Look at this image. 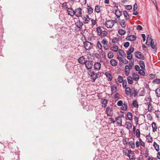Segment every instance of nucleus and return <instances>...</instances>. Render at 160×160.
Listing matches in <instances>:
<instances>
[{
	"label": "nucleus",
	"mask_w": 160,
	"mask_h": 160,
	"mask_svg": "<svg viewBox=\"0 0 160 160\" xmlns=\"http://www.w3.org/2000/svg\"><path fill=\"white\" fill-rule=\"evenodd\" d=\"M67 12L68 15L71 16H73L75 15L77 17H80V8L76 9L75 11H74L71 8H68Z\"/></svg>",
	"instance_id": "1"
},
{
	"label": "nucleus",
	"mask_w": 160,
	"mask_h": 160,
	"mask_svg": "<svg viewBox=\"0 0 160 160\" xmlns=\"http://www.w3.org/2000/svg\"><path fill=\"white\" fill-rule=\"evenodd\" d=\"M84 63L85 65L86 68L88 69H91L92 68L93 66V63L92 62L90 61H86L85 62L82 61L81 62V64Z\"/></svg>",
	"instance_id": "2"
},
{
	"label": "nucleus",
	"mask_w": 160,
	"mask_h": 160,
	"mask_svg": "<svg viewBox=\"0 0 160 160\" xmlns=\"http://www.w3.org/2000/svg\"><path fill=\"white\" fill-rule=\"evenodd\" d=\"M114 24V21L112 20H108L106 21L104 25L108 28H112Z\"/></svg>",
	"instance_id": "3"
},
{
	"label": "nucleus",
	"mask_w": 160,
	"mask_h": 160,
	"mask_svg": "<svg viewBox=\"0 0 160 160\" xmlns=\"http://www.w3.org/2000/svg\"><path fill=\"white\" fill-rule=\"evenodd\" d=\"M148 45H150L151 46L152 48V52L153 53H155L157 51L156 50V43L155 41H152L151 42L149 43H148Z\"/></svg>",
	"instance_id": "4"
},
{
	"label": "nucleus",
	"mask_w": 160,
	"mask_h": 160,
	"mask_svg": "<svg viewBox=\"0 0 160 160\" xmlns=\"http://www.w3.org/2000/svg\"><path fill=\"white\" fill-rule=\"evenodd\" d=\"M83 43L84 44V48L86 50H89L92 49V45L90 42H83Z\"/></svg>",
	"instance_id": "5"
},
{
	"label": "nucleus",
	"mask_w": 160,
	"mask_h": 160,
	"mask_svg": "<svg viewBox=\"0 0 160 160\" xmlns=\"http://www.w3.org/2000/svg\"><path fill=\"white\" fill-rule=\"evenodd\" d=\"M88 73L92 78V79H93V82L94 81L98 78L97 74L93 71H89L88 72Z\"/></svg>",
	"instance_id": "6"
},
{
	"label": "nucleus",
	"mask_w": 160,
	"mask_h": 160,
	"mask_svg": "<svg viewBox=\"0 0 160 160\" xmlns=\"http://www.w3.org/2000/svg\"><path fill=\"white\" fill-rule=\"evenodd\" d=\"M102 43L103 45V48L105 50H107L109 49V46L108 45V41L106 39H103L102 41Z\"/></svg>",
	"instance_id": "7"
},
{
	"label": "nucleus",
	"mask_w": 160,
	"mask_h": 160,
	"mask_svg": "<svg viewBox=\"0 0 160 160\" xmlns=\"http://www.w3.org/2000/svg\"><path fill=\"white\" fill-rule=\"evenodd\" d=\"M135 55L137 57L140 59L144 60L145 57L143 54L140 52H136L135 53Z\"/></svg>",
	"instance_id": "8"
},
{
	"label": "nucleus",
	"mask_w": 160,
	"mask_h": 160,
	"mask_svg": "<svg viewBox=\"0 0 160 160\" xmlns=\"http://www.w3.org/2000/svg\"><path fill=\"white\" fill-rule=\"evenodd\" d=\"M106 113L108 116H112L113 115V112L112 108L108 107L107 108Z\"/></svg>",
	"instance_id": "9"
},
{
	"label": "nucleus",
	"mask_w": 160,
	"mask_h": 160,
	"mask_svg": "<svg viewBox=\"0 0 160 160\" xmlns=\"http://www.w3.org/2000/svg\"><path fill=\"white\" fill-rule=\"evenodd\" d=\"M127 156L130 159H133L134 158V152L131 150L128 151Z\"/></svg>",
	"instance_id": "10"
},
{
	"label": "nucleus",
	"mask_w": 160,
	"mask_h": 160,
	"mask_svg": "<svg viewBox=\"0 0 160 160\" xmlns=\"http://www.w3.org/2000/svg\"><path fill=\"white\" fill-rule=\"evenodd\" d=\"M93 67L95 69L98 71L100 69L101 64L100 62H96L95 63Z\"/></svg>",
	"instance_id": "11"
},
{
	"label": "nucleus",
	"mask_w": 160,
	"mask_h": 160,
	"mask_svg": "<svg viewBox=\"0 0 160 160\" xmlns=\"http://www.w3.org/2000/svg\"><path fill=\"white\" fill-rule=\"evenodd\" d=\"M131 69H130L129 67H128V65H126L125 68V75L128 76L129 75L130 73V71Z\"/></svg>",
	"instance_id": "12"
},
{
	"label": "nucleus",
	"mask_w": 160,
	"mask_h": 160,
	"mask_svg": "<svg viewBox=\"0 0 160 160\" xmlns=\"http://www.w3.org/2000/svg\"><path fill=\"white\" fill-rule=\"evenodd\" d=\"M126 39L128 40L134 41L136 40V37L134 35H131L127 37Z\"/></svg>",
	"instance_id": "13"
},
{
	"label": "nucleus",
	"mask_w": 160,
	"mask_h": 160,
	"mask_svg": "<svg viewBox=\"0 0 160 160\" xmlns=\"http://www.w3.org/2000/svg\"><path fill=\"white\" fill-rule=\"evenodd\" d=\"M131 106L132 108H138V102L136 100H134L132 103Z\"/></svg>",
	"instance_id": "14"
},
{
	"label": "nucleus",
	"mask_w": 160,
	"mask_h": 160,
	"mask_svg": "<svg viewBox=\"0 0 160 160\" xmlns=\"http://www.w3.org/2000/svg\"><path fill=\"white\" fill-rule=\"evenodd\" d=\"M83 20L84 23H88L90 20V18L88 15H86L84 17V18H83Z\"/></svg>",
	"instance_id": "15"
},
{
	"label": "nucleus",
	"mask_w": 160,
	"mask_h": 160,
	"mask_svg": "<svg viewBox=\"0 0 160 160\" xmlns=\"http://www.w3.org/2000/svg\"><path fill=\"white\" fill-rule=\"evenodd\" d=\"M101 102L102 104V106L103 107H106L107 105V100L105 99H102Z\"/></svg>",
	"instance_id": "16"
},
{
	"label": "nucleus",
	"mask_w": 160,
	"mask_h": 160,
	"mask_svg": "<svg viewBox=\"0 0 160 160\" xmlns=\"http://www.w3.org/2000/svg\"><path fill=\"white\" fill-rule=\"evenodd\" d=\"M117 79L118 81L116 80L115 79V82L118 85V82L119 83H121L124 80H123V77L122 76H119L118 77Z\"/></svg>",
	"instance_id": "17"
},
{
	"label": "nucleus",
	"mask_w": 160,
	"mask_h": 160,
	"mask_svg": "<svg viewBox=\"0 0 160 160\" xmlns=\"http://www.w3.org/2000/svg\"><path fill=\"white\" fill-rule=\"evenodd\" d=\"M132 77L134 80L135 81H138L139 79V76L135 73H133Z\"/></svg>",
	"instance_id": "18"
},
{
	"label": "nucleus",
	"mask_w": 160,
	"mask_h": 160,
	"mask_svg": "<svg viewBox=\"0 0 160 160\" xmlns=\"http://www.w3.org/2000/svg\"><path fill=\"white\" fill-rule=\"evenodd\" d=\"M152 131L153 132H155L157 131V126L155 122H153L152 123Z\"/></svg>",
	"instance_id": "19"
},
{
	"label": "nucleus",
	"mask_w": 160,
	"mask_h": 160,
	"mask_svg": "<svg viewBox=\"0 0 160 160\" xmlns=\"http://www.w3.org/2000/svg\"><path fill=\"white\" fill-rule=\"evenodd\" d=\"M105 75L107 78H108V80L109 81H111L112 80V77L111 74L109 72H105Z\"/></svg>",
	"instance_id": "20"
},
{
	"label": "nucleus",
	"mask_w": 160,
	"mask_h": 160,
	"mask_svg": "<svg viewBox=\"0 0 160 160\" xmlns=\"http://www.w3.org/2000/svg\"><path fill=\"white\" fill-rule=\"evenodd\" d=\"M122 13L121 11L118 10H115V14L118 18H119L121 16Z\"/></svg>",
	"instance_id": "21"
},
{
	"label": "nucleus",
	"mask_w": 160,
	"mask_h": 160,
	"mask_svg": "<svg viewBox=\"0 0 160 160\" xmlns=\"http://www.w3.org/2000/svg\"><path fill=\"white\" fill-rule=\"evenodd\" d=\"M153 41V40L152 39L151 35H148L147 38L146 44L148 45V43H149L151 42H152Z\"/></svg>",
	"instance_id": "22"
},
{
	"label": "nucleus",
	"mask_w": 160,
	"mask_h": 160,
	"mask_svg": "<svg viewBox=\"0 0 160 160\" xmlns=\"http://www.w3.org/2000/svg\"><path fill=\"white\" fill-rule=\"evenodd\" d=\"M97 31L98 33V35L100 36V35H102V29H101V28L100 27H98L97 28Z\"/></svg>",
	"instance_id": "23"
},
{
	"label": "nucleus",
	"mask_w": 160,
	"mask_h": 160,
	"mask_svg": "<svg viewBox=\"0 0 160 160\" xmlns=\"http://www.w3.org/2000/svg\"><path fill=\"white\" fill-rule=\"evenodd\" d=\"M128 145L129 147L132 149H134L135 148V143L132 141H130L128 143Z\"/></svg>",
	"instance_id": "24"
},
{
	"label": "nucleus",
	"mask_w": 160,
	"mask_h": 160,
	"mask_svg": "<svg viewBox=\"0 0 160 160\" xmlns=\"http://www.w3.org/2000/svg\"><path fill=\"white\" fill-rule=\"evenodd\" d=\"M139 64L141 68L142 69H145V65L143 61L142 60L139 61Z\"/></svg>",
	"instance_id": "25"
},
{
	"label": "nucleus",
	"mask_w": 160,
	"mask_h": 160,
	"mask_svg": "<svg viewBox=\"0 0 160 160\" xmlns=\"http://www.w3.org/2000/svg\"><path fill=\"white\" fill-rule=\"evenodd\" d=\"M110 63L112 66H116L117 65V61L114 59H111L110 61Z\"/></svg>",
	"instance_id": "26"
},
{
	"label": "nucleus",
	"mask_w": 160,
	"mask_h": 160,
	"mask_svg": "<svg viewBox=\"0 0 160 160\" xmlns=\"http://www.w3.org/2000/svg\"><path fill=\"white\" fill-rule=\"evenodd\" d=\"M116 120H119V122H118V125H120V126H121L122 124V118L120 117H117L116 118Z\"/></svg>",
	"instance_id": "27"
},
{
	"label": "nucleus",
	"mask_w": 160,
	"mask_h": 160,
	"mask_svg": "<svg viewBox=\"0 0 160 160\" xmlns=\"http://www.w3.org/2000/svg\"><path fill=\"white\" fill-rule=\"evenodd\" d=\"M111 90L112 93H116L117 91V87L114 86H112L111 88Z\"/></svg>",
	"instance_id": "28"
},
{
	"label": "nucleus",
	"mask_w": 160,
	"mask_h": 160,
	"mask_svg": "<svg viewBox=\"0 0 160 160\" xmlns=\"http://www.w3.org/2000/svg\"><path fill=\"white\" fill-rule=\"evenodd\" d=\"M123 14L126 20H128L129 18V16L127 12L126 11H124L123 12Z\"/></svg>",
	"instance_id": "29"
},
{
	"label": "nucleus",
	"mask_w": 160,
	"mask_h": 160,
	"mask_svg": "<svg viewBox=\"0 0 160 160\" xmlns=\"http://www.w3.org/2000/svg\"><path fill=\"white\" fill-rule=\"evenodd\" d=\"M148 111L150 112H152V110L153 109V108L152 104L151 103H149V104H148Z\"/></svg>",
	"instance_id": "30"
},
{
	"label": "nucleus",
	"mask_w": 160,
	"mask_h": 160,
	"mask_svg": "<svg viewBox=\"0 0 160 160\" xmlns=\"http://www.w3.org/2000/svg\"><path fill=\"white\" fill-rule=\"evenodd\" d=\"M111 49L113 51L117 52L118 50V48L117 46L113 45L111 47Z\"/></svg>",
	"instance_id": "31"
},
{
	"label": "nucleus",
	"mask_w": 160,
	"mask_h": 160,
	"mask_svg": "<svg viewBox=\"0 0 160 160\" xmlns=\"http://www.w3.org/2000/svg\"><path fill=\"white\" fill-rule=\"evenodd\" d=\"M125 91L127 95H129L131 93V90L129 87H126Z\"/></svg>",
	"instance_id": "32"
},
{
	"label": "nucleus",
	"mask_w": 160,
	"mask_h": 160,
	"mask_svg": "<svg viewBox=\"0 0 160 160\" xmlns=\"http://www.w3.org/2000/svg\"><path fill=\"white\" fill-rule=\"evenodd\" d=\"M146 138L148 140V143H151L152 142V138L150 136V135H147V136Z\"/></svg>",
	"instance_id": "33"
},
{
	"label": "nucleus",
	"mask_w": 160,
	"mask_h": 160,
	"mask_svg": "<svg viewBox=\"0 0 160 160\" xmlns=\"http://www.w3.org/2000/svg\"><path fill=\"white\" fill-rule=\"evenodd\" d=\"M120 24L122 28H125L126 26V23L124 20H121L120 22Z\"/></svg>",
	"instance_id": "34"
},
{
	"label": "nucleus",
	"mask_w": 160,
	"mask_h": 160,
	"mask_svg": "<svg viewBox=\"0 0 160 160\" xmlns=\"http://www.w3.org/2000/svg\"><path fill=\"white\" fill-rule=\"evenodd\" d=\"M128 82L129 84H132L133 83V81L132 78L130 76H128L127 78Z\"/></svg>",
	"instance_id": "35"
},
{
	"label": "nucleus",
	"mask_w": 160,
	"mask_h": 160,
	"mask_svg": "<svg viewBox=\"0 0 160 160\" xmlns=\"http://www.w3.org/2000/svg\"><path fill=\"white\" fill-rule=\"evenodd\" d=\"M101 34L102 35H100V36L101 38H103L108 35V32L107 31L104 30L102 31Z\"/></svg>",
	"instance_id": "36"
},
{
	"label": "nucleus",
	"mask_w": 160,
	"mask_h": 160,
	"mask_svg": "<svg viewBox=\"0 0 160 160\" xmlns=\"http://www.w3.org/2000/svg\"><path fill=\"white\" fill-rule=\"evenodd\" d=\"M127 116L128 119L130 120H132V114L130 112H128L127 113Z\"/></svg>",
	"instance_id": "37"
},
{
	"label": "nucleus",
	"mask_w": 160,
	"mask_h": 160,
	"mask_svg": "<svg viewBox=\"0 0 160 160\" xmlns=\"http://www.w3.org/2000/svg\"><path fill=\"white\" fill-rule=\"evenodd\" d=\"M121 109L123 111H126L128 109V106L125 103H123V104L122 106Z\"/></svg>",
	"instance_id": "38"
},
{
	"label": "nucleus",
	"mask_w": 160,
	"mask_h": 160,
	"mask_svg": "<svg viewBox=\"0 0 160 160\" xmlns=\"http://www.w3.org/2000/svg\"><path fill=\"white\" fill-rule=\"evenodd\" d=\"M95 11L97 13H99L101 12V7L99 6H97L95 7Z\"/></svg>",
	"instance_id": "39"
},
{
	"label": "nucleus",
	"mask_w": 160,
	"mask_h": 160,
	"mask_svg": "<svg viewBox=\"0 0 160 160\" xmlns=\"http://www.w3.org/2000/svg\"><path fill=\"white\" fill-rule=\"evenodd\" d=\"M155 92L158 97H160V87L158 88L155 90Z\"/></svg>",
	"instance_id": "40"
},
{
	"label": "nucleus",
	"mask_w": 160,
	"mask_h": 160,
	"mask_svg": "<svg viewBox=\"0 0 160 160\" xmlns=\"http://www.w3.org/2000/svg\"><path fill=\"white\" fill-rule=\"evenodd\" d=\"M119 54L122 56L124 57L126 55V54L124 51L121 49L118 50Z\"/></svg>",
	"instance_id": "41"
},
{
	"label": "nucleus",
	"mask_w": 160,
	"mask_h": 160,
	"mask_svg": "<svg viewBox=\"0 0 160 160\" xmlns=\"http://www.w3.org/2000/svg\"><path fill=\"white\" fill-rule=\"evenodd\" d=\"M126 125L127 126V128L128 129H130L132 128V125L129 122H126Z\"/></svg>",
	"instance_id": "42"
},
{
	"label": "nucleus",
	"mask_w": 160,
	"mask_h": 160,
	"mask_svg": "<svg viewBox=\"0 0 160 160\" xmlns=\"http://www.w3.org/2000/svg\"><path fill=\"white\" fill-rule=\"evenodd\" d=\"M118 33L120 35H123L126 32L122 29H120L118 31Z\"/></svg>",
	"instance_id": "43"
},
{
	"label": "nucleus",
	"mask_w": 160,
	"mask_h": 160,
	"mask_svg": "<svg viewBox=\"0 0 160 160\" xmlns=\"http://www.w3.org/2000/svg\"><path fill=\"white\" fill-rule=\"evenodd\" d=\"M153 147L155 148V149L157 151H158L159 150V145L156 142H154Z\"/></svg>",
	"instance_id": "44"
},
{
	"label": "nucleus",
	"mask_w": 160,
	"mask_h": 160,
	"mask_svg": "<svg viewBox=\"0 0 160 160\" xmlns=\"http://www.w3.org/2000/svg\"><path fill=\"white\" fill-rule=\"evenodd\" d=\"M134 50V49L132 47L130 48L127 52V54L128 55L131 54V53L133 52Z\"/></svg>",
	"instance_id": "45"
},
{
	"label": "nucleus",
	"mask_w": 160,
	"mask_h": 160,
	"mask_svg": "<svg viewBox=\"0 0 160 160\" xmlns=\"http://www.w3.org/2000/svg\"><path fill=\"white\" fill-rule=\"evenodd\" d=\"M97 47L100 50H101L102 48V46L101 44L99 41H98L97 43Z\"/></svg>",
	"instance_id": "46"
},
{
	"label": "nucleus",
	"mask_w": 160,
	"mask_h": 160,
	"mask_svg": "<svg viewBox=\"0 0 160 160\" xmlns=\"http://www.w3.org/2000/svg\"><path fill=\"white\" fill-rule=\"evenodd\" d=\"M108 58H112L113 57V54L112 52H109L108 54Z\"/></svg>",
	"instance_id": "47"
},
{
	"label": "nucleus",
	"mask_w": 160,
	"mask_h": 160,
	"mask_svg": "<svg viewBox=\"0 0 160 160\" xmlns=\"http://www.w3.org/2000/svg\"><path fill=\"white\" fill-rule=\"evenodd\" d=\"M88 13L89 14H91L93 12V9L90 6H88Z\"/></svg>",
	"instance_id": "48"
},
{
	"label": "nucleus",
	"mask_w": 160,
	"mask_h": 160,
	"mask_svg": "<svg viewBox=\"0 0 160 160\" xmlns=\"http://www.w3.org/2000/svg\"><path fill=\"white\" fill-rule=\"evenodd\" d=\"M67 2H64L62 4V7L64 9H66L68 8V7L67 6Z\"/></svg>",
	"instance_id": "49"
},
{
	"label": "nucleus",
	"mask_w": 160,
	"mask_h": 160,
	"mask_svg": "<svg viewBox=\"0 0 160 160\" xmlns=\"http://www.w3.org/2000/svg\"><path fill=\"white\" fill-rule=\"evenodd\" d=\"M146 100L147 102V103H146L147 104H149V103H151V101H152L151 98H146Z\"/></svg>",
	"instance_id": "50"
},
{
	"label": "nucleus",
	"mask_w": 160,
	"mask_h": 160,
	"mask_svg": "<svg viewBox=\"0 0 160 160\" xmlns=\"http://www.w3.org/2000/svg\"><path fill=\"white\" fill-rule=\"evenodd\" d=\"M136 135L137 137L138 138H140V132L139 130L138 129H137L136 130Z\"/></svg>",
	"instance_id": "51"
},
{
	"label": "nucleus",
	"mask_w": 160,
	"mask_h": 160,
	"mask_svg": "<svg viewBox=\"0 0 160 160\" xmlns=\"http://www.w3.org/2000/svg\"><path fill=\"white\" fill-rule=\"evenodd\" d=\"M139 141L140 142V144L141 146H142L143 147H145V143L142 140L141 138H139Z\"/></svg>",
	"instance_id": "52"
},
{
	"label": "nucleus",
	"mask_w": 160,
	"mask_h": 160,
	"mask_svg": "<svg viewBox=\"0 0 160 160\" xmlns=\"http://www.w3.org/2000/svg\"><path fill=\"white\" fill-rule=\"evenodd\" d=\"M143 70V69H140L138 71V73L144 76L145 75V73Z\"/></svg>",
	"instance_id": "53"
},
{
	"label": "nucleus",
	"mask_w": 160,
	"mask_h": 160,
	"mask_svg": "<svg viewBox=\"0 0 160 160\" xmlns=\"http://www.w3.org/2000/svg\"><path fill=\"white\" fill-rule=\"evenodd\" d=\"M132 92V94L134 93L135 95L134 96H136V95H137L138 93V92L137 91V89H135L134 88H133V89Z\"/></svg>",
	"instance_id": "54"
},
{
	"label": "nucleus",
	"mask_w": 160,
	"mask_h": 160,
	"mask_svg": "<svg viewBox=\"0 0 160 160\" xmlns=\"http://www.w3.org/2000/svg\"><path fill=\"white\" fill-rule=\"evenodd\" d=\"M118 38H115L112 39V41L113 43H116L118 42Z\"/></svg>",
	"instance_id": "55"
},
{
	"label": "nucleus",
	"mask_w": 160,
	"mask_h": 160,
	"mask_svg": "<svg viewBox=\"0 0 160 160\" xmlns=\"http://www.w3.org/2000/svg\"><path fill=\"white\" fill-rule=\"evenodd\" d=\"M134 120L135 122V123L136 125L138 124V118L137 116H135L134 118Z\"/></svg>",
	"instance_id": "56"
},
{
	"label": "nucleus",
	"mask_w": 160,
	"mask_h": 160,
	"mask_svg": "<svg viewBox=\"0 0 160 160\" xmlns=\"http://www.w3.org/2000/svg\"><path fill=\"white\" fill-rule=\"evenodd\" d=\"M123 104V102L122 100H119L117 102V105L118 106H122Z\"/></svg>",
	"instance_id": "57"
},
{
	"label": "nucleus",
	"mask_w": 160,
	"mask_h": 160,
	"mask_svg": "<svg viewBox=\"0 0 160 160\" xmlns=\"http://www.w3.org/2000/svg\"><path fill=\"white\" fill-rule=\"evenodd\" d=\"M147 118L148 120H151L152 119V116L150 114H147Z\"/></svg>",
	"instance_id": "58"
},
{
	"label": "nucleus",
	"mask_w": 160,
	"mask_h": 160,
	"mask_svg": "<svg viewBox=\"0 0 160 160\" xmlns=\"http://www.w3.org/2000/svg\"><path fill=\"white\" fill-rule=\"evenodd\" d=\"M153 82L157 84H158L160 83V79H157L154 80Z\"/></svg>",
	"instance_id": "59"
},
{
	"label": "nucleus",
	"mask_w": 160,
	"mask_h": 160,
	"mask_svg": "<svg viewBox=\"0 0 160 160\" xmlns=\"http://www.w3.org/2000/svg\"><path fill=\"white\" fill-rule=\"evenodd\" d=\"M132 54H130L127 55V58L128 60L131 59L132 58Z\"/></svg>",
	"instance_id": "60"
},
{
	"label": "nucleus",
	"mask_w": 160,
	"mask_h": 160,
	"mask_svg": "<svg viewBox=\"0 0 160 160\" xmlns=\"http://www.w3.org/2000/svg\"><path fill=\"white\" fill-rule=\"evenodd\" d=\"M125 8L127 9L130 10L132 9V7L131 5H128Z\"/></svg>",
	"instance_id": "61"
},
{
	"label": "nucleus",
	"mask_w": 160,
	"mask_h": 160,
	"mask_svg": "<svg viewBox=\"0 0 160 160\" xmlns=\"http://www.w3.org/2000/svg\"><path fill=\"white\" fill-rule=\"evenodd\" d=\"M142 48L143 50L145 51H146L147 50V48L145 45L143 44L142 45Z\"/></svg>",
	"instance_id": "62"
},
{
	"label": "nucleus",
	"mask_w": 160,
	"mask_h": 160,
	"mask_svg": "<svg viewBox=\"0 0 160 160\" xmlns=\"http://www.w3.org/2000/svg\"><path fill=\"white\" fill-rule=\"evenodd\" d=\"M129 45V43L128 42H125L124 44V46L125 47H128Z\"/></svg>",
	"instance_id": "63"
},
{
	"label": "nucleus",
	"mask_w": 160,
	"mask_h": 160,
	"mask_svg": "<svg viewBox=\"0 0 160 160\" xmlns=\"http://www.w3.org/2000/svg\"><path fill=\"white\" fill-rule=\"evenodd\" d=\"M119 96V94L118 93H116L114 95V99L118 98Z\"/></svg>",
	"instance_id": "64"
}]
</instances>
